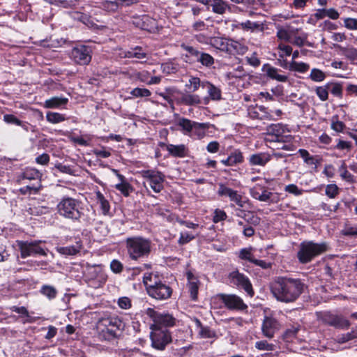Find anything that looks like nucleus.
I'll use <instances>...</instances> for the list:
<instances>
[{
  "label": "nucleus",
  "mask_w": 357,
  "mask_h": 357,
  "mask_svg": "<svg viewBox=\"0 0 357 357\" xmlns=\"http://www.w3.org/2000/svg\"><path fill=\"white\" fill-rule=\"evenodd\" d=\"M304 283L301 279L287 276L276 277L271 285V293L275 298L282 303L296 301L303 292Z\"/></svg>",
  "instance_id": "1"
},
{
  "label": "nucleus",
  "mask_w": 357,
  "mask_h": 357,
  "mask_svg": "<svg viewBox=\"0 0 357 357\" xmlns=\"http://www.w3.org/2000/svg\"><path fill=\"white\" fill-rule=\"evenodd\" d=\"M57 211L61 216L85 225H90L94 220L93 217L84 214L81 202L74 198H63L57 205Z\"/></svg>",
  "instance_id": "2"
},
{
  "label": "nucleus",
  "mask_w": 357,
  "mask_h": 357,
  "mask_svg": "<svg viewBox=\"0 0 357 357\" xmlns=\"http://www.w3.org/2000/svg\"><path fill=\"white\" fill-rule=\"evenodd\" d=\"M143 283L148 295L154 299L166 300L172 294L171 287L165 281H162L158 273L152 272L144 273Z\"/></svg>",
  "instance_id": "3"
},
{
  "label": "nucleus",
  "mask_w": 357,
  "mask_h": 357,
  "mask_svg": "<svg viewBox=\"0 0 357 357\" xmlns=\"http://www.w3.org/2000/svg\"><path fill=\"white\" fill-rule=\"evenodd\" d=\"M126 248L130 259L139 261L149 256L151 243L148 238L142 236H132L126 238Z\"/></svg>",
  "instance_id": "4"
},
{
  "label": "nucleus",
  "mask_w": 357,
  "mask_h": 357,
  "mask_svg": "<svg viewBox=\"0 0 357 357\" xmlns=\"http://www.w3.org/2000/svg\"><path fill=\"white\" fill-rule=\"evenodd\" d=\"M327 250L328 245L326 243H317L311 241H303L300 244L297 257L300 263L307 264Z\"/></svg>",
  "instance_id": "5"
},
{
  "label": "nucleus",
  "mask_w": 357,
  "mask_h": 357,
  "mask_svg": "<svg viewBox=\"0 0 357 357\" xmlns=\"http://www.w3.org/2000/svg\"><path fill=\"white\" fill-rule=\"evenodd\" d=\"M228 280L231 285L236 287L239 289H243L248 296H253L255 292L252 285L248 276L238 270H234L229 273Z\"/></svg>",
  "instance_id": "6"
},
{
  "label": "nucleus",
  "mask_w": 357,
  "mask_h": 357,
  "mask_svg": "<svg viewBox=\"0 0 357 357\" xmlns=\"http://www.w3.org/2000/svg\"><path fill=\"white\" fill-rule=\"evenodd\" d=\"M151 346L158 350H164L166 346L172 342V336L167 328H151Z\"/></svg>",
  "instance_id": "7"
},
{
  "label": "nucleus",
  "mask_w": 357,
  "mask_h": 357,
  "mask_svg": "<svg viewBox=\"0 0 357 357\" xmlns=\"http://www.w3.org/2000/svg\"><path fill=\"white\" fill-rule=\"evenodd\" d=\"M140 174L155 192H161L165 181V175L162 172L154 169H148L142 170Z\"/></svg>",
  "instance_id": "8"
},
{
  "label": "nucleus",
  "mask_w": 357,
  "mask_h": 357,
  "mask_svg": "<svg viewBox=\"0 0 357 357\" xmlns=\"http://www.w3.org/2000/svg\"><path fill=\"white\" fill-rule=\"evenodd\" d=\"M146 313L153 321L150 328H155V327L167 328L175 324L176 319L169 314H160L153 308H148Z\"/></svg>",
  "instance_id": "9"
},
{
  "label": "nucleus",
  "mask_w": 357,
  "mask_h": 357,
  "mask_svg": "<svg viewBox=\"0 0 357 357\" xmlns=\"http://www.w3.org/2000/svg\"><path fill=\"white\" fill-rule=\"evenodd\" d=\"M321 320L324 324L338 329H347L351 324L350 321L342 315L333 314L330 312H324Z\"/></svg>",
  "instance_id": "10"
},
{
  "label": "nucleus",
  "mask_w": 357,
  "mask_h": 357,
  "mask_svg": "<svg viewBox=\"0 0 357 357\" xmlns=\"http://www.w3.org/2000/svg\"><path fill=\"white\" fill-rule=\"evenodd\" d=\"M218 296L225 306L230 310L243 311L248 308V305L243 299L236 294H220Z\"/></svg>",
  "instance_id": "11"
},
{
  "label": "nucleus",
  "mask_w": 357,
  "mask_h": 357,
  "mask_svg": "<svg viewBox=\"0 0 357 357\" xmlns=\"http://www.w3.org/2000/svg\"><path fill=\"white\" fill-rule=\"evenodd\" d=\"M217 193L220 197H228L231 202H234L240 208H243L248 202L245 200L243 196L238 194L236 190L226 186L223 183L218 184Z\"/></svg>",
  "instance_id": "12"
},
{
  "label": "nucleus",
  "mask_w": 357,
  "mask_h": 357,
  "mask_svg": "<svg viewBox=\"0 0 357 357\" xmlns=\"http://www.w3.org/2000/svg\"><path fill=\"white\" fill-rule=\"evenodd\" d=\"M20 250L21 252V257L26 258L29 256L39 255L42 256H46L47 253L45 250L39 245L38 241L33 242H20Z\"/></svg>",
  "instance_id": "13"
},
{
  "label": "nucleus",
  "mask_w": 357,
  "mask_h": 357,
  "mask_svg": "<svg viewBox=\"0 0 357 357\" xmlns=\"http://www.w3.org/2000/svg\"><path fill=\"white\" fill-rule=\"evenodd\" d=\"M91 50L89 47L81 45L74 47L71 51V56L78 64L86 65L91 60Z\"/></svg>",
  "instance_id": "14"
},
{
  "label": "nucleus",
  "mask_w": 357,
  "mask_h": 357,
  "mask_svg": "<svg viewBox=\"0 0 357 357\" xmlns=\"http://www.w3.org/2000/svg\"><path fill=\"white\" fill-rule=\"evenodd\" d=\"M281 324L273 317H265L261 325L262 334L267 338L271 339L280 331Z\"/></svg>",
  "instance_id": "15"
},
{
  "label": "nucleus",
  "mask_w": 357,
  "mask_h": 357,
  "mask_svg": "<svg viewBox=\"0 0 357 357\" xmlns=\"http://www.w3.org/2000/svg\"><path fill=\"white\" fill-rule=\"evenodd\" d=\"M248 116L253 119L273 120L272 115L264 106L256 105L255 106L250 107L248 109Z\"/></svg>",
  "instance_id": "16"
},
{
  "label": "nucleus",
  "mask_w": 357,
  "mask_h": 357,
  "mask_svg": "<svg viewBox=\"0 0 357 357\" xmlns=\"http://www.w3.org/2000/svg\"><path fill=\"white\" fill-rule=\"evenodd\" d=\"M262 71L271 79L280 82H286L288 77L285 74H282L280 69L276 68L270 64H264L262 67Z\"/></svg>",
  "instance_id": "17"
},
{
  "label": "nucleus",
  "mask_w": 357,
  "mask_h": 357,
  "mask_svg": "<svg viewBox=\"0 0 357 357\" xmlns=\"http://www.w3.org/2000/svg\"><path fill=\"white\" fill-rule=\"evenodd\" d=\"M271 160V155L266 152H260L250 155L248 162L251 166L264 167Z\"/></svg>",
  "instance_id": "18"
},
{
  "label": "nucleus",
  "mask_w": 357,
  "mask_h": 357,
  "mask_svg": "<svg viewBox=\"0 0 357 357\" xmlns=\"http://www.w3.org/2000/svg\"><path fill=\"white\" fill-rule=\"evenodd\" d=\"M244 161L242 152L239 149H235L226 159L221 160L220 162L225 166H234L241 164Z\"/></svg>",
  "instance_id": "19"
},
{
  "label": "nucleus",
  "mask_w": 357,
  "mask_h": 357,
  "mask_svg": "<svg viewBox=\"0 0 357 357\" xmlns=\"http://www.w3.org/2000/svg\"><path fill=\"white\" fill-rule=\"evenodd\" d=\"M122 321L116 317H104L99 320L98 328H120Z\"/></svg>",
  "instance_id": "20"
},
{
  "label": "nucleus",
  "mask_w": 357,
  "mask_h": 357,
  "mask_svg": "<svg viewBox=\"0 0 357 357\" xmlns=\"http://www.w3.org/2000/svg\"><path fill=\"white\" fill-rule=\"evenodd\" d=\"M298 152L303 159L305 163L307 165H314L315 169L317 168V165L321 162V158L319 155H311L305 149H301Z\"/></svg>",
  "instance_id": "21"
},
{
  "label": "nucleus",
  "mask_w": 357,
  "mask_h": 357,
  "mask_svg": "<svg viewBox=\"0 0 357 357\" xmlns=\"http://www.w3.org/2000/svg\"><path fill=\"white\" fill-rule=\"evenodd\" d=\"M195 121L186 118H180L177 121V126L181 128L182 132L188 136H190L195 126Z\"/></svg>",
  "instance_id": "22"
},
{
  "label": "nucleus",
  "mask_w": 357,
  "mask_h": 357,
  "mask_svg": "<svg viewBox=\"0 0 357 357\" xmlns=\"http://www.w3.org/2000/svg\"><path fill=\"white\" fill-rule=\"evenodd\" d=\"M181 47L186 52L185 54V58L191 62H197L200 55L201 51L198 50L195 47L182 43Z\"/></svg>",
  "instance_id": "23"
},
{
  "label": "nucleus",
  "mask_w": 357,
  "mask_h": 357,
  "mask_svg": "<svg viewBox=\"0 0 357 357\" xmlns=\"http://www.w3.org/2000/svg\"><path fill=\"white\" fill-rule=\"evenodd\" d=\"M195 323L198 329V333L202 338H213L215 337V332L208 326H203L199 319L195 318Z\"/></svg>",
  "instance_id": "24"
},
{
  "label": "nucleus",
  "mask_w": 357,
  "mask_h": 357,
  "mask_svg": "<svg viewBox=\"0 0 357 357\" xmlns=\"http://www.w3.org/2000/svg\"><path fill=\"white\" fill-rule=\"evenodd\" d=\"M212 11L214 13L223 15L227 10H230V6L224 0H211Z\"/></svg>",
  "instance_id": "25"
},
{
  "label": "nucleus",
  "mask_w": 357,
  "mask_h": 357,
  "mask_svg": "<svg viewBox=\"0 0 357 357\" xmlns=\"http://www.w3.org/2000/svg\"><path fill=\"white\" fill-rule=\"evenodd\" d=\"M208 128V125L204 123L195 122L190 137L201 139L206 135V130Z\"/></svg>",
  "instance_id": "26"
},
{
  "label": "nucleus",
  "mask_w": 357,
  "mask_h": 357,
  "mask_svg": "<svg viewBox=\"0 0 357 357\" xmlns=\"http://www.w3.org/2000/svg\"><path fill=\"white\" fill-rule=\"evenodd\" d=\"M202 87L206 89L210 98L213 100H218L221 98V91L218 87L208 82H202Z\"/></svg>",
  "instance_id": "27"
},
{
  "label": "nucleus",
  "mask_w": 357,
  "mask_h": 357,
  "mask_svg": "<svg viewBox=\"0 0 357 357\" xmlns=\"http://www.w3.org/2000/svg\"><path fill=\"white\" fill-rule=\"evenodd\" d=\"M167 150L174 157L183 158L186 155L187 149L184 144H169L167 146Z\"/></svg>",
  "instance_id": "28"
},
{
  "label": "nucleus",
  "mask_w": 357,
  "mask_h": 357,
  "mask_svg": "<svg viewBox=\"0 0 357 357\" xmlns=\"http://www.w3.org/2000/svg\"><path fill=\"white\" fill-rule=\"evenodd\" d=\"M188 289L190 293V297L195 301L198 294V280L190 273H188Z\"/></svg>",
  "instance_id": "29"
},
{
  "label": "nucleus",
  "mask_w": 357,
  "mask_h": 357,
  "mask_svg": "<svg viewBox=\"0 0 357 357\" xmlns=\"http://www.w3.org/2000/svg\"><path fill=\"white\" fill-rule=\"evenodd\" d=\"M260 190H261L260 202L274 204L279 201V196L278 194L269 192L264 186H262Z\"/></svg>",
  "instance_id": "30"
},
{
  "label": "nucleus",
  "mask_w": 357,
  "mask_h": 357,
  "mask_svg": "<svg viewBox=\"0 0 357 357\" xmlns=\"http://www.w3.org/2000/svg\"><path fill=\"white\" fill-rule=\"evenodd\" d=\"M82 245L80 241H77L75 245L61 247L58 249L59 253L65 255H75L82 249Z\"/></svg>",
  "instance_id": "31"
},
{
  "label": "nucleus",
  "mask_w": 357,
  "mask_h": 357,
  "mask_svg": "<svg viewBox=\"0 0 357 357\" xmlns=\"http://www.w3.org/2000/svg\"><path fill=\"white\" fill-rule=\"evenodd\" d=\"M286 130L287 126L282 123H273L266 128L268 135H275L276 137L282 135Z\"/></svg>",
  "instance_id": "32"
},
{
  "label": "nucleus",
  "mask_w": 357,
  "mask_h": 357,
  "mask_svg": "<svg viewBox=\"0 0 357 357\" xmlns=\"http://www.w3.org/2000/svg\"><path fill=\"white\" fill-rule=\"evenodd\" d=\"M181 102L185 105H196L201 103V99L198 95L185 93L181 97Z\"/></svg>",
  "instance_id": "33"
},
{
  "label": "nucleus",
  "mask_w": 357,
  "mask_h": 357,
  "mask_svg": "<svg viewBox=\"0 0 357 357\" xmlns=\"http://www.w3.org/2000/svg\"><path fill=\"white\" fill-rule=\"evenodd\" d=\"M231 44V47L230 50V54L232 55H243L245 54L248 50L247 46L236 40H232Z\"/></svg>",
  "instance_id": "34"
},
{
  "label": "nucleus",
  "mask_w": 357,
  "mask_h": 357,
  "mask_svg": "<svg viewBox=\"0 0 357 357\" xmlns=\"http://www.w3.org/2000/svg\"><path fill=\"white\" fill-rule=\"evenodd\" d=\"M68 99L66 98L53 97L45 102V107L46 108H56L61 105H66Z\"/></svg>",
  "instance_id": "35"
},
{
  "label": "nucleus",
  "mask_w": 357,
  "mask_h": 357,
  "mask_svg": "<svg viewBox=\"0 0 357 357\" xmlns=\"http://www.w3.org/2000/svg\"><path fill=\"white\" fill-rule=\"evenodd\" d=\"M96 197L98 202L100 204V208L104 215H107L110 210L109 202L105 199L103 194L100 191L96 192Z\"/></svg>",
  "instance_id": "36"
},
{
  "label": "nucleus",
  "mask_w": 357,
  "mask_h": 357,
  "mask_svg": "<svg viewBox=\"0 0 357 357\" xmlns=\"http://www.w3.org/2000/svg\"><path fill=\"white\" fill-rule=\"evenodd\" d=\"M330 89V84L328 83L324 86H317L314 89L316 95L318 96L320 100L326 101L328 98V93Z\"/></svg>",
  "instance_id": "37"
},
{
  "label": "nucleus",
  "mask_w": 357,
  "mask_h": 357,
  "mask_svg": "<svg viewBox=\"0 0 357 357\" xmlns=\"http://www.w3.org/2000/svg\"><path fill=\"white\" fill-rule=\"evenodd\" d=\"M289 69L291 71L304 73L310 69V66L309 64L303 62H297L293 61L290 63Z\"/></svg>",
  "instance_id": "38"
},
{
  "label": "nucleus",
  "mask_w": 357,
  "mask_h": 357,
  "mask_svg": "<svg viewBox=\"0 0 357 357\" xmlns=\"http://www.w3.org/2000/svg\"><path fill=\"white\" fill-rule=\"evenodd\" d=\"M197 62L205 67L210 68L214 64V58L208 53L201 52Z\"/></svg>",
  "instance_id": "39"
},
{
  "label": "nucleus",
  "mask_w": 357,
  "mask_h": 357,
  "mask_svg": "<svg viewBox=\"0 0 357 357\" xmlns=\"http://www.w3.org/2000/svg\"><path fill=\"white\" fill-rule=\"evenodd\" d=\"M40 292L50 300L55 298L57 295V290L53 286L47 284L43 285Z\"/></svg>",
  "instance_id": "40"
},
{
  "label": "nucleus",
  "mask_w": 357,
  "mask_h": 357,
  "mask_svg": "<svg viewBox=\"0 0 357 357\" xmlns=\"http://www.w3.org/2000/svg\"><path fill=\"white\" fill-rule=\"evenodd\" d=\"M342 55L352 62L357 61V50L354 47H341Z\"/></svg>",
  "instance_id": "41"
},
{
  "label": "nucleus",
  "mask_w": 357,
  "mask_h": 357,
  "mask_svg": "<svg viewBox=\"0 0 357 357\" xmlns=\"http://www.w3.org/2000/svg\"><path fill=\"white\" fill-rule=\"evenodd\" d=\"M41 173L36 169H26L23 173V178L28 180H40L41 178Z\"/></svg>",
  "instance_id": "42"
},
{
  "label": "nucleus",
  "mask_w": 357,
  "mask_h": 357,
  "mask_svg": "<svg viewBox=\"0 0 357 357\" xmlns=\"http://www.w3.org/2000/svg\"><path fill=\"white\" fill-rule=\"evenodd\" d=\"M114 187L125 197H128L133 190L132 185L128 182L116 183Z\"/></svg>",
  "instance_id": "43"
},
{
  "label": "nucleus",
  "mask_w": 357,
  "mask_h": 357,
  "mask_svg": "<svg viewBox=\"0 0 357 357\" xmlns=\"http://www.w3.org/2000/svg\"><path fill=\"white\" fill-rule=\"evenodd\" d=\"M101 331V335L106 340H112L116 337L117 332L120 328H99Z\"/></svg>",
  "instance_id": "44"
},
{
  "label": "nucleus",
  "mask_w": 357,
  "mask_h": 357,
  "mask_svg": "<svg viewBox=\"0 0 357 357\" xmlns=\"http://www.w3.org/2000/svg\"><path fill=\"white\" fill-rule=\"evenodd\" d=\"M161 70L167 75L174 74L178 71V65L173 62H166L161 65Z\"/></svg>",
  "instance_id": "45"
},
{
  "label": "nucleus",
  "mask_w": 357,
  "mask_h": 357,
  "mask_svg": "<svg viewBox=\"0 0 357 357\" xmlns=\"http://www.w3.org/2000/svg\"><path fill=\"white\" fill-rule=\"evenodd\" d=\"M100 7L108 12L116 11L119 8L114 0L103 1L100 3Z\"/></svg>",
  "instance_id": "46"
},
{
  "label": "nucleus",
  "mask_w": 357,
  "mask_h": 357,
  "mask_svg": "<svg viewBox=\"0 0 357 357\" xmlns=\"http://www.w3.org/2000/svg\"><path fill=\"white\" fill-rule=\"evenodd\" d=\"M46 119L48 122L51 123H59L65 121V117L63 114L57 113L49 112L46 114Z\"/></svg>",
  "instance_id": "47"
},
{
  "label": "nucleus",
  "mask_w": 357,
  "mask_h": 357,
  "mask_svg": "<svg viewBox=\"0 0 357 357\" xmlns=\"http://www.w3.org/2000/svg\"><path fill=\"white\" fill-rule=\"evenodd\" d=\"M309 77L314 82H320L325 79V73L318 68H312L311 70Z\"/></svg>",
  "instance_id": "48"
},
{
  "label": "nucleus",
  "mask_w": 357,
  "mask_h": 357,
  "mask_svg": "<svg viewBox=\"0 0 357 357\" xmlns=\"http://www.w3.org/2000/svg\"><path fill=\"white\" fill-rule=\"evenodd\" d=\"M202 82H201L199 77H191L185 86L190 90V91L195 92L198 90L199 86H202Z\"/></svg>",
  "instance_id": "49"
},
{
  "label": "nucleus",
  "mask_w": 357,
  "mask_h": 357,
  "mask_svg": "<svg viewBox=\"0 0 357 357\" xmlns=\"http://www.w3.org/2000/svg\"><path fill=\"white\" fill-rule=\"evenodd\" d=\"M241 27L243 29L254 31L255 29H259L260 31L264 30L263 24H260L259 22H252L250 20H248L245 22L241 24Z\"/></svg>",
  "instance_id": "50"
},
{
  "label": "nucleus",
  "mask_w": 357,
  "mask_h": 357,
  "mask_svg": "<svg viewBox=\"0 0 357 357\" xmlns=\"http://www.w3.org/2000/svg\"><path fill=\"white\" fill-rule=\"evenodd\" d=\"M11 310L13 312H15L16 313L21 314L25 316L27 318V319L24 321V323L25 322L32 323V322L35 321V319L33 317H31L29 316L27 309L24 306H22V307L13 306L11 307Z\"/></svg>",
  "instance_id": "51"
},
{
  "label": "nucleus",
  "mask_w": 357,
  "mask_h": 357,
  "mask_svg": "<svg viewBox=\"0 0 357 357\" xmlns=\"http://www.w3.org/2000/svg\"><path fill=\"white\" fill-rule=\"evenodd\" d=\"M331 127L333 130L341 132L344 130L346 126L342 121H339L337 116H334L331 120Z\"/></svg>",
  "instance_id": "52"
},
{
  "label": "nucleus",
  "mask_w": 357,
  "mask_h": 357,
  "mask_svg": "<svg viewBox=\"0 0 357 357\" xmlns=\"http://www.w3.org/2000/svg\"><path fill=\"white\" fill-rule=\"evenodd\" d=\"M130 94L136 98L149 97L151 95V91L145 88H135L130 91Z\"/></svg>",
  "instance_id": "53"
},
{
  "label": "nucleus",
  "mask_w": 357,
  "mask_h": 357,
  "mask_svg": "<svg viewBox=\"0 0 357 357\" xmlns=\"http://www.w3.org/2000/svg\"><path fill=\"white\" fill-rule=\"evenodd\" d=\"M275 345L268 343L266 340L257 341L255 343V348L261 351H273Z\"/></svg>",
  "instance_id": "54"
},
{
  "label": "nucleus",
  "mask_w": 357,
  "mask_h": 357,
  "mask_svg": "<svg viewBox=\"0 0 357 357\" xmlns=\"http://www.w3.org/2000/svg\"><path fill=\"white\" fill-rule=\"evenodd\" d=\"M357 337V333L354 331H352L346 334H342L337 337V341L338 343H345L349 340H354Z\"/></svg>",
  "instance_id": "55"
},
{
  "label": "nucleus",
  "mask_w": 357,
  "mask_h": 357,
  "mask_svg": "<svg viewBox=\"0 0 357 357\" xmlns=\"http://www.w3.org/2000/svg\"><path fill=\"white\" fill-rule=\"evenodd\" d=\"M326 195L330 198H335L339 193V188L335 184L327 185L325 190Z\"/></svg>",
  "instance_id": "56"
},
{
  "label": "nucleus",
  "mask_w": 357,
  "mask_h": 357,
  "mask_svg": "<svg viewBox=\"0 0 357 357\" xmlns=\"http://www.w3.org/2000/svg\"><path fill=\"white\" fill-rule=\"evenodd\" d=\"M330 84V89L329 91L337 97H341L342 93V85L338 83H329Z\"/></svg>",
  "instance_id": "57"
},
{
  "label": "nucleus",
  "mask_w": 357,
  "mask_h": 357,
  "mask_svg": "<svg viewBox=\"0 0 357 357\" xmlns=\"http://www.w3.org/2000/svg\"><path fill=\"white\" fill-rule=\"evenodd\" d=\"M207 29V25L203 20H197L191 26V31H202Z\"/></svg>",
  "instance_id": "58"
},
{
  "label": "nucleus",
  "mask_w": 357,
  "mask_h": 357,
  "mask_svg": "<svg viewBox=\"0 0 357 357\" xmlns=\"http://www.w3.org/2000/svg\"><path fill=\"white\" fill-rule=\"evenodd\" d=\"M195 236L188 232H181L178 238V243L180 245H184L193 240Z\"/></svg>",
  "instance_id": "59"
},
{
  "label": "nucleus",
  "mask_w": 357,
  "mask_h": 357,
  "mask_svg": "<svg viewBox=\"0 0 357 357\" xmlns=\"http://www.w3.org/2000/svg\"><path fill=\"white\" fill-rule=\"evenodd\" d=\"M227 215L223 210L217 208L214 211L213 221L215 223H218L220 221L225 220L227 218Z\"/></svg>",
  "instance_id": "60"
},
{
  "label": "nucleus",
  "mask_w": 357,
  "mask_h": 357,
  "mask_svg": "<svg viewBox=\"0 0 357 357\" xmlns=\"http://www.w3.org/2000/svg\"><path fill=\"white\" fill-rule=\"evenodd\" d=\"M284 191L295 196H300L303 194V190L299 189L295 184H289L285 186Z\"/></svg>",
  "instance_id": "61"
},
{
  "label": "nucleus",
  "mask_w": 357,
  "mask_h": 357,
  "mask_svg": "<svg viewBox=\"0 0 357 357\" xmlns=\"http://www.w3.org/2000/svg\"><path fill=\"white\" fill-rule=\"evenodd\" d=\"M277 37L280 40H284L286 42H290L291 39V36L290 33L287 30H286L284 29H282V28H280L278 30Z\"/></svg>",
  "instance_id": "62"
},
{
  "label": "nucleus",
  "mask_w": 357,
  "mask_h": 357,
  "mask_svg": "<svg viewBox=\"0 0 357 357\" xmlns=\"http://www.w3.org/2000/svg\"><path fill=\"white\" fill-rule=\"evenodd\" d=\"M245 60L249 65L255 68L259 66L261 64V61L257 57L256 52L252 53L250 56H246Z\"/></svg>",
  "instance_id": "63"
},
{
  "label": "nucleus",
  "mask_w": 357,
  "mask_h": 357,
  "mask_svg": "<svg viewBox=\"0 0 357 357\" xmlns=\"http://www.w3.org/2000/svg\"><path fill=\"white\" fill-rule=\"evenodd\" d=\"M239 257L241 259L248 260L250 262H252L255 259L253 255L250 252V250L246 248L241 250L239 252Z\"/></svg>",
  "instance_id": "64"
}]
</instances>
